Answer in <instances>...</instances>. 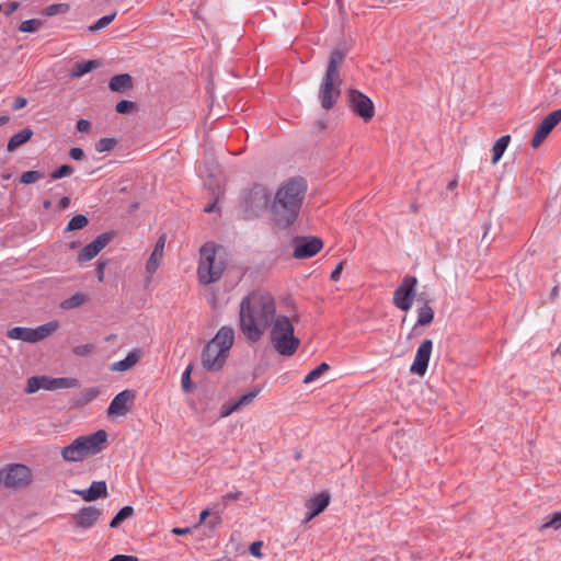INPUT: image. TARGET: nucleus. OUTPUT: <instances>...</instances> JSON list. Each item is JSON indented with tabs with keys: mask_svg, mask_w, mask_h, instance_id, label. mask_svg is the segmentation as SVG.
Here are the masks:
<instances>
[{
	"mask_svg": "<svg viewBox=\"0 0 561 561\" xmlns=\"http://www.w3.org/2000/svg\"><path fill=\"white\" fill-rule=\"evenodd\" d=\"M276 316L274 297L268 293L252 291L240 304V330L248 341L256 343Z\"/></svg>",
	"mask_w": 561,
	"mask_h": 561,
	"instance_id": "nucleus-1",
	"label": "nucleus"
},
{
	"mask_svg": "<svg viewBox=\"0 0 561 561\" xmlns=\"http://www.w3.org/2000/svg\"><path fill=\"white\" fill-rule=\"evenodd\" d=\"M306 191L302 178L289 179L277 190L271 204V219L276 227L286 229L297 220Z\"/></svg>",
	"mask_w": 561,
	"mask_h": 561,
	"instance_id": "nucleus-2",
	"label": "nucleus"
},
{
	"mask_svg": "<svg viewBox=\"0 0 561 561\" xmlns=\"http://www.w3.org/2000/svg\"><path fill=\"white\" fill-rule=\"evenodd\" d=\"M234 343V331L221 327L202 352V365L206 370H219L224 367L229 351Z\"/></svg>",
	"mask_w": 561,
	"mask_h": 561,
	"instance_id": "nucleus-3",
	"label": "nucleus"
},
{
	"mask_svg": "<svg viewBox=\"0 0 561 561\" xmlns=\"http://www.w3.org/2000/svg\"><path fill=\"white\" fill-rule=\"evenodd\" d=\"M267 329L270 343L276 353L289 357L297 352L300 340L295 335L293 319L286 314H277Z\"/></svg>",
	"mask_w": 561,
	"mask_h": 561,
	"instance_id": "nucleus-4",
	"label": "nucleus"
},
{
	"mask_svg": "<svg viewBox=\"0 0 561 561\" xmlns=\"http://www.w3.org/2000/svg\"><path fill=\"white\" fill-rule=\"evenodd\" d=\"M107 439L104 430H99L89 435L77 437L71 444L65 446L60 454L67 462L82 461L89 456H94L103 450Z\"/></svg>",
	"mask_w": 561,
	"mask_h": 561,
	"instance_id": "nucleus-5",
	"label": "nucleus"
},
{
	"mask_svg": "<svg viewBox=\"0 0 561 561\" xmlns=\"http://www.w3.org/2000/svg\"><path fill=\"white\" fill-rule=\"evenodd\" d=\"M199 263L197 267L198 282L202 285L216 283L225 270V262L217 256V248L214 243H206L199 250Z\"/></svg>",
	"mask_w": 561,
	"mask_h": 561,
	"instance_id": "nucleus-6",
	"label": "nucleus"
},
{
	"mask_svg": "<svg viewBox=\"0 0 561 561\" xmlns=\"http://www.w3.org/2000/svg\"><path fill=\"white\" fill-rule=\"evenodd\" d=\"M270 192L262 184H253L247 188L242 196V210L247 219L259 217L267 207Z\"/></svg>",
	"mask_w": 561,
	"mask_h": 561,
	"instance_id": "nucleus-7",
	"label": "nucleus"
},
{
	"mask_svg": "<svg viewBox=\"0 0 561 561\" xmlns=\"http://www.w3.org/2000/svg\"><path fill=\"white\" fill-rule=\"evenodd\" d=\"M80 386V382L77 378L72 377H49L46 375L42 376H33L27 379L25 393L32 394L37 392L38 390H48L54 391L58 389H69L77 388Z\"/></svg>",
	"mask_w": 561,
	"mask_h": 561,
	"instance_id": "nucleus-8",
	"label": "nucleus"
},
{
	"mask_svg": "<svg viewBox=\"0 0 561 561\" xmlns=\"http://www.w3.org/2000/svg\"><path fill=\"white\" fill-rule=\"evenodd\" d=\"M341 76L325 73L319 88V101L324 110H331L341 95Z\"/></svg>",
	"mask_w": 561,
	"mask_h": 561,
	"instance_id": "nucleus-9",
	"label": "nucleus"
},
{
	"mask_svg": "<svg viewBox=\"0 0 561 561\" xmlns=\"http://www.w3.org/2000/svg\"><path fill=\"white\" fill-rule=\"evenodd\" d=\"M417 279L414 276H405L393 293V305L402 311L411 309L415 298Z\"/></svg>",
	"mask_w": 561,
	"mask_h": 561,
	"instance_id": "nucleus-10",
	"label": "nucleus"
},
{
	"mask_svg": "<svg viewBox=\"0 0 561 561\" xmlns=\"http://www.w3.org/2000/svg\"><path fill=\"white\" fill-rule=\"evenodd\" d=\"M351 110L364 122H369L375 115L373 101L363 92L352 89L347 94Z\"/></svg>",
	"mask_w": 561,
	"mask_h": 561,
	"instance_id": "nucleus-11",
	"label": "nucleus"
},
{
	"mask_svg": "<svg viewBox=\"0 0 561 561\" xmlns=\"http://www.w3.org/2000/svg\"><path fill=\"white\" fill-rule=\"evenodd\" d=\"M103 512L95 506H83L71 515L73 528L88 530L94 527L102 518Z\"/></svg>",
	"mask_w": 561,
	"mask_h": 561,
	"instance_id": "nucleus-12",
	"label": "nucleus"
},
{
	"mask_svg": "<svg viewBox=\"0 0 561 561\" xmlns=\"http://www.w3.org/2000/svg\"><path fill=\"white\" fill-rule=\"evenodd\" d=\"M296 247L293 256L295 259H309L316 255L323 247V242L317 237L295 238Z\"/></svg>",
	"mask_w": 561,
	"mask_h": 561,
	"instance_id": "nucleus-13",
	"label": "nucleus"
},
{
	"mask_svg": "<svg viewBox=\"0 0 561 561\" xmlns=\"http://www.w3.org/2000/svg\"><path fill=\"white\" fill-rule=\"evenodd\" d=\"M31 469L21 463L11 465L4 477V484L12 488H24L31 482Z\"/></svg>",
	"mask_w": 561,
	"mask_h": 561,
	"instance_id": "nucleus-14",
	"label": "nucleus"
},
{
	"mask_svg": "<svg viewBox=\"0 0 561 561\" xmlns=\"http://www.w3.org/2000/svg\"><path fill=\"white\" fill-rule=\"evenodd\" d=\"M135 393L131 390H123L117 393L111 401L106 412L108 416H123L131 408Z\"/></svg>",
	"mask_w": 561,
	"mask_h": 561,
	"instance_id": "nucleus-15",
	"label": "nucleus"
},
{
	"mask_svg": "<svg viewBox=\"0 0 561 561\" xmlns=\"http://www.w3.org/2000/svg\"><path fill=\"white\" fill-rule=\"evenodd\" d=\"M432 350H433V342L430 339L424 340L420 344V346L416 351L413 364L410 368L411 373L416 374L419 376L425 375L427 367H428V362L431 358Z\"/></svg>",
	"mask_w": 561,
	"mask_h": 561,
	"instance_id": "nucleus-16",
	"label": "nucleus"
},
{
	"mask_svg": "<svg viewBox=\"0 0 561 561\" xmlns=\"http://www.w3.org/2000/svg\"><path fill=\"white\" fill-rule=\"evenodd\" d=\"M111 237L107 233L98 236L92 242L87 244L78 254V261L81 263L88 262L95 257L110 242Z\"/></svg>",
	"mask_w": 561,
	"mask_h": 561,
	"instance_id": "nucleus-17",
	"label": "nucleus"
},
{
	"mask_svg": "<svg viewBox=\"0 0 561 561\" xmlns=\"http://www.w3.org/2000/svg\"><path fill=\"white\" fill-rule=\"evenodd\" d=\"M165 241V234L159 237L153 248V251L146 263V272L149 276H152L161 264L164 253Z\"/></svg>",
	"mask_w": 561,
	"mask_h": 561,
	"instance_id": "nucleus-18",
	"label": "nucleus"
},
{
	"mask_svg": "<svg viewBox=\"0 0 561 561\" xmlns=\"http://www.w3.org/2000/svg\"><path fill=\"white\" fill-rule=\"evenodd\" d=\"M330 503V495L328 493H321L313 496L307 503V512L305 514L304 522L307 523L314 518L318 514L322 513Z\"/></svg>",
	"mask_w": 561,
	"mask_h": 561,
	"instance_id": "nucleus-19",
	"label": "nucleus"
},
{
	"mask_svg": "<svg viewBox=\"0 0 561 561\" xmlns=\"http://www.w3.org/2000/svg\"><path fill=\"white\" fill-rule=\"evenodd\" d=\"M85 502H92L107 496V486L105 481H93L88 489L75 490Z\"/></svg>",
	"mask_w": 561,
	"mask_h": 561,
	"instance_id": "nucleus-20",
	"label": "nucleus"
},
{
	"mask_svg": "<svg viewBox=\"0 0 561 561\" xmlns=\"http://www.w3.org/2000/svg\"><path fill=\"white\" fill-rule=\"evenodd\" d=\"M141 356V350L135 348L130 351L124 359L114 362L111 365V370L119 373L127 371L131 369L140 360Z\"/></svg>",
	"mask_w": 561,
	"mask_h": 561,
	"instance_id": "nucleus-21",
	"label": "nucleus"
},
{
	"mask_svg": "<svg viewBox=\"0 0 561 561\" xmlns=\"http://www.w3.org/2000/svg\"><path fill=\"white\" fill-rule=\"evenodd\" d=\"M131 87L133 79L128 73L116 75L108 82V88L114 92H126Z\"/></svg>",
	"mask_w": 561,
	"mask_h": 561,
	"instance_id": "nucleus-22",
	"label": "nucleus"
},
{
	"mask_svg": "<svg viewBox=\"0 0 561 561\" xmlns=\"http://www.w3.org/2000/svg\"><path fill=\"white\" fill-rule=\"evenodd\" d=\"M58 327L59 324L57 321H50L42 325H38L34 329L32 328L33 343L39 342L48 337L58 329Z\"/></svg>",
	"mask_w": 561,
	"mask_h": 561,
	"instance_id": "nucleus-23",
	"label": "nucleus"
},
{
	"mask_svg": "<svg viewBox=\"0 0 561 561\" xmlns=\"http://www.w3.org/2000/svg\"><path fill=\"white\" fill-rule=\"evenodd\" d=\"M33 134L34 133L32 129L24 128L21 131L13 135L8 141V145H7L8 151H10V152L14 151L16 148H19L20 146L27 142L32 138Z\"/></svg>",
	"mask_w": 561,
	"mask_h": 561,
	"instance_id": "nucleus-24",
	"label": "nucleus"
},
{
	"mask_svg": "<svg viewBox=\"0 0 561 561\" xmlns=\"http://www.w3.org/2000/svg\"><path fill=\"white\" fill-rule=\"evenodd\" d=\"M510 141H511L510 135H504L495 141V144L492 147V160H491L492 164H496L501 160Z\"/></svg>",
	"mask_w": 561,
	"mask_h": 561,
	"instance_id": "nucleus-25",
	"label": "nucleus"
},
{
	"mask_svg": "<svg viewBox=\"0 0 561 561\" xmlns=\"http://www.w3.org/2000/svg\"><path fill=\"white\" fill-rule=\"evenodd\" d=\"M345 58V53L339 48L332 50L325 73L340 76L339 66Z\"/></svg>",
	"mask_w": 561,
	"mask_h": 561,
	"instance_id": "nucleus-26",
	"label": "nucleus"
},
{
	"mask_svg": "<svg viewBox=\"0 0 561 561\" xmlns=\"http://www.w3.org/2000/svg\"><path fill=\"white\" fill-rule=\"evenodd\" d=\"M7 335L11 340L33 343L32 328L14 327L8 331Z\"/></svg>",
	"mask_w": 561,
	"mask_h": 561,
	"instance_id": "nucleus-27",
	"label": "nucleus"
},
{
	"mask_svg": "<svg viewBox=\"0 0 561 561\" xmlns=\"http://www.w3.org/2000/svg\"><path fill=\"white\" fill-rule=\"evenodd\" d=\"M561 528V512H553L547 515L539 527L540 530L553 529L559 530Z\"/></svg>",
	"mask_w": 561,
	"mask_h": 561,
	"instance_id": "nucleus-28",
	"label": "nucleus"
},
{
	"mask_svg": "<svg viewBox=\"0 0 561 561\" xmlns=\"http://www.w3.org/2000/svg\"><path fill=\"white\" fill-rule=\"evenodd\" d=\"M98 65L99 64L95 60L79 62L72 67L70 75L73 78L82 77L85 73L90 72L92 69L96 68Z\"/></svg>",
	"mask_w": 561,
	"mask_h": 561,
	"instance_id": "nucleus-29",
	"label": "nucleus"
},
{
	"mask_svg": "<svg viewBox=\"0 0 561 561\" xmlns=\"http://www.w3.org/2000/svg\"><path fill=\"white\" fill-rule=\"evenodd\" d=\"M434 319V311L427 304L423 305L417 309V321L419 325H428Z\"/></svg>",
	"mask_w": 561,
	"mask_h": 561,
	"instance_id": "nucleus-30",
	"label": "nucleus"
},
{
	"mask_svg": "<svg viewBox=\"0 0 561 561\" xmlns=\"http://www.w3.org/2000/svg\"><path fill=\"white\" fill-rule=\"evenodd\" d=\"M134 515V508L129 505L122 507L118 513L112 518L110 523L111 528H116L118 525Z\"/></svg>",
	"mask_w": 561,
	"mask_h": 561,
	"instance_id": "nucleus-31",
	"label": "nucleus"
},
{
	"mask_svg": "<svg viewBox=\"0 0 561 561\" xmlns=\"http://www.w3.org/2000/svg\"><path fill=\"white\" fill-rule=\"evenodd\" d=\"M550 133H551V130L549 128H547L546 125L540 123L535 131L533 139H531L533 148H538Z\"/></svg>",
	"mask_w": 561,
	"mask_h": 561,
	"instance_id": "nucleus-32",
	"label": "nucleus"
},
{
	"mask_svg": "<svg viewBox=\"0 0 561 561\" xmlns=\"http://www.w3.org/2000/svg\"><path fill=\"white\" fill-rule=\"evenodd\" d=\"M115 16H116V12H112L111 14L100 18L94 24H92L88 27V31L90 33H95V32L106 27L114 21Z\"/></svg>",
	"mask_w": 561,
	"mask_h": 561,
	"instance_id": "nucleus-33",
	"label": "nucleus"
},
{
	"mask_svg": "<svg viewBox=\"0 0 561 561\" xmlns=\"http://www.w3.org/2000/svg\"><path fill=\"white\" fill-rule=\"evenodd\" d=\"M88 225V218L84 215H76L68 222L65 231H75L84 228Z\"/></svg>",
	"mask_w": 561,
	"mask_h": 561,
	"instance_id": "nucleus-34",
	"label": "nucleus"
},
{
	"mask_svg": "<svg viewBox=\"0 0 561 561\" xmlns=\"http://www.w3.org/2000/svg\"><path fill=\"white\" fill-rule=\"evenodd\" d=\"M85 301L84 295L77 293L72 295L71 297L65 299L61 302V308L64 309H73L77 307H80Z\"/></svg>",
	"mask_w": 561,
	"mask_h": 561,
	"instance_id": "nucleus-35",
	"label": "nucleus"
},
{
	"mask_svg": "<svg viewBox=\"0 0 561 561\" xmlns=\"http://www.w3.org/2000/svg\"><path fill=\"white\" fill-rule=\"evenodd\" d=\"M328 369H329V365L327 363H321L319 366H317L314 369H312L305 376L304 382L310 383V382L317 380Z\"/></svg>",
	"mask_w": 561,
	"mask_h": 561,
	"instance_id": "nucleus-36",
	"label": "nucleus"
},
{
	"mask_svg": "<svg viewBox=\"0 0 561 561\" xmlns=\"http://www.w3.org/2000/svg\"><path fill=\"white\" fill-rule=\"evenodd\" d=\"M561 122V108L554 110L549 115H547L541 122L547 126L550 130H552L559 123Z\"/></svg>",
	"mask_w": 561,
	"mask_h": 561,
	"instance_id": "nucleus-37",
	"label": "nucleus"
},
{
	"mask_svg": "<svg viewBox=\"0 0 561 561\" xmlns=\"http://www.w3.org/2000/svg\"><path fill=\"white\" fill-rule=\"evenodd\" d=\"M561 122V108L554 110L549 115H547L541 122L547 126L550 130H552L559 123Z\"/></svg>",
	"mask_w": 561,
	"mask_h": 561,
	"instance_id": "nucleus-38",
	"label": "nucleus"
},
{
	"mask_svg": "<svg viewBox=\"0 0 561 561\" xmlns=\"http://www.w3.org/2000/svg\"><path fill=\"white\" fill-rule=\"evenodd\" d=\"M69 11V5L67 3H53L45 8V15L53 16L57 14H64Z\"/></svg>",
	"mask_w": 561,
	"mask_h": 561,
	"instance_id": "nucleus-39",
	"label": "nucleus"
},
{
	"mask_svg": "<svg viewBox=\"0 0 561 561\" xmlns=\"http://www.w3.org/2000/svg\"><path fill=\"white\" fill-rule=\"evenodd\" d=\"M260 392H261V388L255 387L250 392L243 394L241 398L236 400L239 408L251 404L253 402V400L259 396Z\"/></svg>",
	"mask_w": 561,
	"mask_h": 561,
	"instance_id": "nucleus-40",
	"label": "nucleus"
},
{
	"mask_svg": "<svg viewBox=\"0 0 561 561\" xmlns=\"http://www.w3.org/2000/svg\"><path fill=\"white\" fill-rule=\"evenodd\" d=\"M73 172H75V169L71 165L62 164L61 167H59L58 169L54 170L50 173V178L53 180H59V179L72 175Z\"/></svg>",
	"mask_w": 561,
	"mask_h": 561,
	"instance_id": "nucleus-41",
	"label": "nucleus"
},
{
	"mask_svg": "<svg viewBox=\"0 0 561 561\" xmlns=\"http://www.w3.org/2000/svg\"><path fill=\"white\" fill-rule=\"evenodd\" d=\"M94 350H95L94 344L87 343V344H80V345L75 346L72 348V353L79 357H87V356H90L94 352Z\"/></svg>",
	"mask_w": 561,
	"mask_h": 561,
	"instance_id": "nucleus-42",
	"label": "nucleus"
},
{
	"mask_svg": "<svg viewBox=\"0 0 561 561\" xmlns=\"http://www.w3.org/2000/svg\"><path fill=\"white\" fill-rule=\"evenodd\" d=\"M42 25V22L36 19L25 20L20 24L19 30L23 33H32L35 32L39 26Z\"/></svg>",
	"mask_w": 561,
	"mask_h": 561,
	"instance_id": "nucleus-43",
	"label": "nucleus"
},
{
	"mask_svg": "<svg viewBox=\"0 0 561 561\" xmlns=\"http://www.w3.org/2000/svg\"><path fill=\"white\" fill-rule=\"evenodd\" d=\"M41 178L42 174L38 171H26L21 175L20 182L27 185L38 181Z\"/></svg>",
	"mask_w": 561,
	"mask_h": 561,
	"instance_id": "nucleus-44",
	"label": "nucleus"
},
{
	"mask_svg": "<svg viewBox=\"0 0 561 561\" xmlns=\"http://www.w3.org/2000/svg\"><path fill=\"white\" fill-rule=\"evenodd\" d=\"M115 140L113 138H102L98 141L95 148L99 152L110 151L114 148Z\"/></svg>",
	"mask_w": 561,
	"mask_h": 561,
	"instance_id": "nucleus-45",
	"label": "nucleus"
},
{
	"mask_svg": "<svg viewBox=\"0 0 561 561\" xmlns=\"http://www.w3.org/2000/svg\"><path fill=\"white\" fill-rule=\"evenodd\" d=\"M239 409L240 408H239L237 401L226 402L220 408V411H219L220 417H227Z\"/></svg>",
	"mask_w": 561,
	"mask_h": 561,
	"instance_id": "nucleus-46",
	"label": "nucleus"
},
{
	"mask_svg": "<svg viewBox=\"0 0 561 561\" xmlns=\"http://www.w3.org/2000/svg\"><path fill=\"white\" fill-rule=\"evenodd\" d=\"M99 394V389L96 387L85 388L82 392V399L80 404H87L89 401H92Z\"/></svg>",
	"mask_w": 561,
	"mask_h": 561,
	"instance_id": "nucleus-47",
	"label": "nucleus"
},
{
	"mask_svg": "<svg viewBox=\"0 0 561 561\" xmlns=\"http://www.w3.org/2000/svg\"><path fill=\"white\" fill-rule=\"evenodd\" d=\"M192 369H193V367L190 365L185 368V370L182 374L181 383H182V388L185 392H188L192 390V385H191Z\"/></svg>",
	"mask_w": 561,
	"mask_h": 561,
	"instance_id": "nucleus-48",
	"label": "nucleus"
},
{
	"mask_svg": "<svg viewBox=\"0 0 561 561\" xmlns=\"http://www.w3.org/2000/svg\"><path fill=\"white\" fill-rule=\"evenodd\" d=\"M135 106L134 102L128 100H122L116 104V112L119 114H125L129 112Z\"/></svg>",
	"mask_w": 561,
	"mask_h": 561,
	"instance_id": "nucleus-49",
	"label": "nucleus"
},
{
	"mask_svg": "<svg viewBox=\"0 0 561 561\" xmlns=\"http://www.w3.org/2000/svg\"><path fill=\"white\" fill-rule=\"evenodd\" d=\"M69 156L71 159L76 160V161H79V160H82L83 157H84V152L81 148L79 147H73L69 150Z\"/></svg>",
	"mask_w": 561,
	"mask_h": 561,
	"instance_id": "nucleus-50",
	"label": "nucleus"
},
{
	"mask_svg": "<svg viewBox=\"0 0 561 561\" xmlns=\"http://www.w3.org/2000/svg\"><path fill=\"white\" fill-rule=\"evenodd\" d=\"M26 104H27V100L23 96H19L13 101L11 107L13 111H19V110L23 108Z\"/></svg>",
	"mask_w": 561,
	"mask_h": 561,
	"instance_id": "nucleus-51",
	"label": "nucleus"
},
{
	"mask_svg": "<svg viewBox=\"0 0 561 561\" xmlns=\"http://www.w3.org/2000/svg\"><path fill=\"white\" fill-rule=\"evenodd\" d=\"M343 271V262H340L335 268L331 272L330 279L333 282H337L341 277V273Z\"/></svg>",
	"mask_w": 561,
	"mask_h": 561,
	"instance_id": "nucleus-52",
	"label": "nucleus"
},
{
	"mask_svg": "<svg viewBox=\"0 0 561 561\" xmlns=\"http://www.w3.org/2000/svg\"><path fill=\"white\" fill-rule=\"evenodd\" d=\"M77 129L80 131V133H84V131H88L91 127V123L88 121V119H79L77 122V125H76Z\"/></svg>",
	"mask_w": 561,
	"mask_h": 561,
	"instance_id": "nucleus-53",
	"label": "nucleus"
},
{
	"mask_svg": "<svg viewBox=\"0 0 561 561\" xmlns=\"http://www.w3.org/2000/svg\"><path fill=\"white\" fill-rule=\"evenodd\" d=\"M108 561H138L137 557L127 554H116Z\"/></svg>",
	"mask_w": 561,
	"mask_h": 561,
	"instance_id": "nucleus-54",
	"label": "nucleus"
},
{
	"mask_svg": "<svg viewBox=\"0 0 561 561\" xmlns=\"http://www.w3.org/2000/svg\"><path fill=\"white\" fill-rule=\"evenodd\" d=\"M19 5L20 4L16 1L9 2L4 9V14L11 15L13 12H15L18 10Z\"/></svg>",
	"mask_w": 561,
	"mask_h": 561,
	"instance_id": "nucleus-55",
	"label": "nucleus"
},
{
	"mask_svg": "<svg viewBox=\"0 0 561 561\" xmlns=\"http://www.w3.org/2000/svg\"><path fill=\"white\" fill-rule=\"evenodd\" d=\"M261 546L262 543L256 541V542H253L251 546H250V552L252 556L254 557H257L260 558L261 557Z\"/></svg>",
	"mask_w": 561,
	"mask_h": 561,
	"instance_id": "nucleus-56",
	"label": "nucleus"
},
{
	"mask_svg": "<svg viewBox=\"0 0 561 561\" xmlns=\"http://www.w3.org/2000/svg\"><path fill=\"white\" fill-rule=\"evenodd\" d=\"M105 265H106L105 262H101V261L98 262L96 274H98V279L100 282H103V279H104Z\"/></svg>",
	"mask_w": 561,
	"mask_h": 561,
	"instance_id": "nucleus-57",
	"label": "nucleus"
},
{
	"mask_svg": "<svg viewBox=\"0 0 561 561\" xmlns=\"http://www.w3.org/2000/svg\"><path fill=\"white\" fill-rule=\"evenodd\" d=\"M239 496H240V492L227 493L222 496V502L225 505H227L229 501H236L239 499Z\"/></svg>",
	"mask_w": 561,
	"mask_h": 561,
	"instance_id": "nucleus-58",
	"label": "nucleus"
},
{
	"mask_svg": "<svg viewBox=\"0 0 561 561\" xmlns=\"http://www.w3.org/2000/svg\"><path fill=\"white\" fill-rule=\"evenodd\" d=\"M403 440H405V435L404 434H400V433H396V435L392 437L390 449L393 453H396L394 449H393L392 444L399 445Z\"/></svg>",
	"mask_w": 561,
	"mask_h": 561,
	"instance_id": "nucleus-59",
	"label": "nucleus"
},
{
	"mask_svg": "<svg viewBox=\"0 0 561 561\" xmlns=\"http://www.w3.org/2000/svg\"><path fill=\"white\" fill-rule=\"evenodd\" d=\"M171 531H172V534H174L176 536H182V535L190 534L192 531V528L191 527H184V528L175 527Z\"/></svg>",
	"mask_w": 561,
	"mask_h": 561,
	"instance_id": "nucleus-60",
	"label": "nucleus"
},
{
	"mask_svg": "<svg viewBox=\"0 0 561 561\" xmlns=\"http://www.w3.org/2000/svg\"><path fill=\"white\" fill-rule=\"evenodd\" d=\"M69 205H70V198L68 196H64L59 201V208L60 209H66Z\"/></svg>",
	"mask_w": 561,
	"mask_h": 561,
	"instance_id": "nucleus-61",
	"label": "nucleus"
},
{
	"mask_svg": "<svg viewBox=\"0 0 561 561\" xmlns=\"http://www.w3.org/2000/svg\"><path fill=\"white\" fill-rule=\"evenodd\" d=\"M208 515H209V511H207V510L202 511L199 514V524L203 523L207 518Z\"/></svg>",
	"mask_w": 561,
	"mask_h": 561,
	"instance_id": "nucleus-62",
	"label": "nucleus"
},
{
	"mask_svg": "<svg viewBox=\"0 0 561 561\" xmlns=\"http://www.w3.org/2000/svg\"><path fill=\"white\" fill-rule=\"evenodd\" d=\"M215 207H216V202H214V203H211V204L207 205V206L204 208V211H205V213H211V211H214V210H215Z\"/></svg>",
	"mask_w": 561,
	"mask_h": 561,
	"instance_id": "nucleus-63",
	"label": "nucleus"
},
{
	"mask_svg": "<svg viewBox=\"0 0 561 561\" xmlns=\"http://www.w3.org/2000/svg\"><path fill=\"white\" fill-rule=\"evenodd\" d=\"M456 186H457V180L455 179L448 183L447 188L454 190Z\"/></svg>",
	"mask_w": 561,
	"mask_h": 561,
	"instance_id": "nucleus-64",
	"label": "nucleus"
}]
</instances>
